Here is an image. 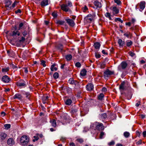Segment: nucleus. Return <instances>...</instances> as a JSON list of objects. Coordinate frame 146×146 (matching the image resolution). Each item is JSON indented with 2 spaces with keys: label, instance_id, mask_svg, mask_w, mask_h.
<instances>
[{
  "label": "nucleus",
  "instance_id": "obj_19",
  "mask_svg": "<svg viewBox=\"0 0 146 146\" xmlns=\"http://www.w3.org/2000/svg\"><path fill=\"white\" fill-rule=\"evenodd\" d=\"M145 3L144 1L141 2L140 4V8L141 9L143 10L145 7Z\"/></svg>",
  "mask_w": 146,
  "mask_h": 146
},
{
  "label": "nucleus",
  "instance_id": "obj_64",
  "mask_svg": "<svg viewBox=\"0 0 146 146\" xmlns=\"http://www.w3.org/2000/svg\"><path fill=\"white\" fill-rule=\"evenodd\" d=\"M70 146H75L74 143H71L70 144Z\"/></svg>",
  "mask_w": 146,
  "mask_h": 146
},
{
  "label": "nucleus",
  "instance_id": "obj_43",
  "mask_svg": "<svg viewBox=\"0 0 146 146\" xmlns=\"http://www.w3.org/2000/svg\"><path fill=\"white\" fill-rule=\"evenodd\" d=\"M10 66L11 68H13V69H15L17 68V66L15 65H14V64H10Z\"/></svg>",
  "mask_w": 146,
  "mask_h": 146
},
{
  "label": "nucleus",
  "instance_id": "obj_10",
  "mask_svg": "<svg viewBox=\"0 0 146 146\" xmlns=\"http://www.w3.org/2000/svg\"><path fill=\"white\" fill-rule=\"evenodd\" d=\"M74 19H66V21L67 23L70 26L72 27H73L75 23L73 20Z\"/></svg>",
  "mask_w": 146,
  "mask_h": 146
},
{
  "label": "nucleus",
  "instance_id": "obj_17",
  "mask_svg": "<svg viewBox=\"0 0 146 146\" xmlns=\"http://www.w3.org/2000/svg\"><path fill=\"white\" fill-rule=\"evenodd\" d=\"M13 98L14 99H17L19 100H21L22 99V97L21 94L17 93L13 96Z\"/></svg>",
  "mask_w": 146,
  "mask_h": 146
},
{
  "label": "nucleus",
  "instance_id": "obj_52",
  "mask_svg": "<svg viewBox=\"0 0 146 146\" xmlns=\"http://www.w3.org/2000/svg\"><path fill=\"white\" fill-rule=\"evenodd\" d=\"M95 56L97 58H99L101 57L100 55L97 53H95Z\"/></svg>",
  "mask_w": 146,
  "mask_h": 146
},
{
  "label": "nucleus",
  "instance_id": "obj_41",
  "mask_svg": "<svg viewBox=\"0 0 146 146\" xmlns=\"http://www.w3.org/2000/svg\"><path fill=\"white\" fill-rule=\"evenodd\" d=\"M76 141L80 143H82L84 141L83 139L82 138H78L77 139Z\"/></svg>",
  "mask_w": 146,
  "mask_h": 146
},
{
  "label": "nucleus",
  "instance_id": "obj_2",
  "mask_svg": "<svg viewBox=\"0 0 146 146\" xmlns=\"http://www.w3.org/2000/svg\"><path fill=\"white\" fill-rule=\"evenodd\" d=\"M29 141V137L26 135L23 136L20 139L21 144L23 146L26 145Z\"/></svg>",
  "mask_w": 146,
  "mask_h": 146
},
{
  "label": "nucleus",
  "instance_id": "obj_55",
  "mask_svg": "<svg viewBox=\"0 0 146 146\" xmlns=\"http://www.w3.org/2000/svg\"><path fill=\"white\" fill-rule=\"evenodd\" d=\"M66 139V138L62 137L60 139V140L63 142H64Z\"/></svg>",
  "mask_w": 146,
  "mask_h": 146
},
{
  "label": "nucleus",
  "instance_id": "obj_8",
  "mask_svg": "<svg viewBox=\"0 0 146 146\" xmlns=\"http://www.w3.org/2000/svg\"><path fill=\"white\" fill-rule=\"evenodd\" d=\"M110 9L112 11V13L113 15H115L119 13V10L116 7L112 6L110 8Z\"/></svg>",
  "mask_w": 146,
  "mask_h": 146
},
{
  "label": "nucleus",
  "instance_id": "obj_45",
  "mask_svg": "<svg viewBox=\"0 0 146 146\" xmlns=\"http://www.w3.org/2000/svg\"><path fill=\"white\" fill-rule=\"evenodd\" d=\"M46 62L43 60H42L41 61V64L43 66V67H45L46 66V64H45Z\"/></svg>",
  "mask_w": 146,
  "mask_h": 146
},
{
  "label": "nucleus",
  "instance_id": "obj_26",
  "mask_svg": "<svg viewBox=\"0 0 146 146\" xmlns=\"http://www.w3.org/2000/svg\"><path fill=\"white\" fill-rule=\"evenodd\" d=\"M65 102L67 105H70L72 102V101L70 99H68L65 101Z\"/></svg>",
  "mask_w": 146,
  "mask_h": 146
},
{
  "label": "nucleus",
  "instance_id": "obj_15",
  "mask_svg": "<svg viewBox=\"0 0 146 146\" xmlns=\"http://www.w3.org/2000/svg\"><path fill=\"white\" fill-rule=\"evenodd\" d=\"M8 144L10 146H12L14 145L15 141L14 139L11 138H9L7 141Z\"/></svg>",
  "mask_w": 146,
  "mask_h": 146
},
{
  "label": "nucleus",
  "instance_id": "obj_32",
  "mask_svg": "<svg viewBox=\"0 0 146 146\" xmlns=\"http://www.w3.org/2000/svg\"><path fill=\"white\" fill-rule=\"evenodd\" d=\"M11 125L10 124H7L4 125L5 129H8L10 127Z\"/></svg>",
  "mask_w": 146,
  "mask_h": 146
},
{
  "label": "nucleus",
  "instance_id": "obj_3",
  "mask_svg": "<svg viewBox=\"0 0 146 146\" xmlns=\"http://www.w3.org/2000/svg\"><path fill=\"white\" fill-rule=\"evenodd\" d=\"M127 82L126 81H123L119 86V89L121 92L127 89Z\"/></svg>",
  "mask_w": 146,
  "mask_h": 146
},
{
  "label": "nucleus",
  "instance_id": "obj_49",
  "mask_svg": "<svg viewBox=\"0 0 146 146\" xmlns=\"http://www.w3.org/2000/svg\"><path fill=\"white\" fill-rule=\"evenodd\" d=\"M75 66L76 67L78 68H79L80 67L81 65L80 63V62H77L76 63Z\"/></svg>",
  "mask_w": 146,
  "mask_h": 146
},
{
  "label": "nucleus",
  "instance_id": "obj_1",
  "mask_svg": "<svg viewBox=\"0 0 146 146\" xmlns=\"http://www.w3.org/2000/svg\"><path fill=\"white\" fill-rule=\"evenodd\" d=\"M20 33L18 31H13L12 32V34L11 36L15 38H17V41H19L20 42H23L25 40V38L24 37H22L21 38L19 39V35Z\"/></svg>",
  "mask_w": 146,
  "mask_h": 146
},
{
  "label": "nucleus",
  "instance_id": "obj_36",
  "mask_svg": "<svg viewBox=\"0 0 146 146\" xmlns=\"http://www.w3.org/2000/svg\"><path fill=\"white\" fill-rule=\"evenodd\" d=\"M105 135V133L104 132L102 131L100 132V138L102 139L103 138V136Z\"/></svg>",
  "mask_w": 146,
  "mask_h": 146
},
{
  "label": "nucleus",
  "instance_id": "obj_21",
  "mask_svg": "<svg viewBox=\"0 0 146 146\" xmlns=\"http://www.w3.org/2000/svg\"><path fill=\"white\" fill-rule=\"evenodd\" d=\"M56 23L57 24L60 25H63L65 23V22L62 20H56L55 21Z\"/></svg>",
  "mask_w": 146,
  "mask_h": 146
},
{
  "label": "nucleus",
  "instance_id": "obj_40",
  "mask_svg": "<svg viewBox=\"0 0 146 146\" xmlns=\"http://www.w3.org/2000/svg\"><path fill=\"white\" fill-rule=\"evenodd\" d=\"M104 97V95L103 94H101L98 96V99L99 100H101Z\"/></svg>",
  "mask_w": 146,
  "mask_h": 146
},
{
  "label": "nucleus",
  "instance_id": "obj_14",
  "mask_svg": "<svg viewBox=\"0 0 146 146\" xmlns=\"http://www.w3.org/2000/svg\"><path fill=\"white\" fill-rule=\"evenodd\" d=\"M2 81L5 83H8L10 80V78L7 76L5 75L2 77Z\"/></svg>",
  "mask_w": 146,
  "mask_h": 146
},
{
  "label": "nucleus",
  "instance_id": "obj_39",
  "mask_svg": "<svg viewBox=\"0 0 146 146\" xmlns=\"http://www.w3.org/2000/svg\"><path fill=\"white\" fill-rule=\"evenodd\" d=\"M17 3L16 2H14V3L12 4V5L11 6V9H13L14 8L15 6L17 5Z\"/></svg>",
  "mask_w": 146,
  "mask_h": 146
},
{
  "label": "nucleus",
  "instance_id": "obj_7",
  "mask_svg": "<svg viewBox=\"0 0 146 146\" xmlns=\"http://www.w3.org/2000/svg\"><path fill=\"white\" fill-rule=\"evenodd\" d=\"M127 64L125 62H123L118 66V69L120 71L121 70V68L122 69H124L127 67Z\"/></svg>",
  "mask_w": 146,
  "mask_h": 146
},
{
  "label": "nucleus",
  "instance_id": "obj_13",
  "mask_svg": "<svg viewBox=\"0 0 146 146\" xmlns=\"http://www.w3.org/2000/svg\"><path fill=\"white\" fill-rule=\"evenodd\" d=\"M96 128L99 130H102L104 129V128L103 124L102 123H98L97 124Z\"/></svg>",
  "mask_w": 146,
  "mask_h": 146
},
{
  "label": "nucleus",
  "instance_id": "obj_11",
  "mask_svg": "<svg viewBox=\"0 0 146 146\" xmlns=\"http://www.w3.org/2000/svg\"><path fill=\"white\" fill-rule=\"evenodd\" d=\"M17 85L19 86H26L25 82L23 80H21L17 82Z\"/></svg>",
  "mask_w": 146,
  "mask_h": 146
},
{
  "label": "nucleus",
  "instance_id": "obj_59",
  "mask_svg": "<svg viewBox=\"0 0 146 146\" xmlns=\"http://www.w3.org/2000/svg\"><path fill=\"white\" fill-rule=\"evenodd\" d=\"M102 90L103 92H106L107 91V89L106 88L104 87L102 88Z\"/></svg>",
  "mask_w": 146,
  "mask_h": 146
},
{
  "label": "nucleus",
  "instance_id": "obj_53",
  "mask_svg": "<svg viewBox=\"0 0 146 146\" xmlns=\"http://www.w3.org/2000/svg\"><path fill=\"white\" fill-rule=\"evenodd\" d=\"M105 15L106 17L109 18L110 17V15L109 13H107L106 14H105Z\"/></svg>",
  "mask_w": 146,
  "mask_h": 146
},
{
  "label": "nucleus",
  "instance_id": "obj_61",
  "mask_svg": "<svg viewBox=\"0 0 146 146\" xmlns=\"http://www.w3.org/2000/svg\"><path fill=\"white\" fill-rule=\"evenodd\" d=\"M65 64H62V65L60 67L62 69H64V66H65Z\"/></svg>",
  "mask_w": 146,
  "mask_h": 146
},
{
  "label": "nucleus",
  "instance_id": "obj_29",
  "mask_svg": "<svg viewBox=\"0 0 146 146\" xmlns=\"http://www.w3.org/2000/svg\"><path fill=\"white\" fill-rule=\"evenodd\" d=\"M94 46L95 48L96 49H98L100 46V44L99 42H96L94 44Z\"/></svg>",
  "mask_w": 146,
  "mask_h": 146
},
{
  "label": "nucleus",
  "instance_id": "obj_25",
  "mask_svg": "<svg viewBox=\"0 0 146 146\" xmlns=\"http://www.w3.org/2000/svg\"><path fill=\"white\" fill-rule=\"evenodd\" d=\"M87 90L88 91H91V83L88 84L86 86Z\"/></svg>",
  "mask_w": 146,
  "mask_h": 146
},
{
  "label": "nucleus",
  "instance_id": "obj_27",
  "mask_svg": "<svg viewBox=\"0 0 146 146\" xmlns=\"http://www.w3.org/2000/svg\"><path fill=\"white\" fill-rule=\"evenodd\" d=\"M126 45L128 47H129L133 44V42L131 40H127L126 41Z\"/></svg>",
  "mask_w": 146,
  "mask_h": 146
},
{
  "label": "nucleus",
  "instance_id": "obj_28",
  "mask_svg": "<svg viewBox=\"0 0 146 146\" xmlns=\"http://www.w3.org/2000/svg\"><path fill=\"white\" fill-rule=\"evenodd\" d=\"M72 56L70 54L66 55V59L68 61L70 60L72 58Z\"/></svg>",
  "mask_w": 146,
  "mask_h": 146
},
{
  "label": "nucleus",
  "instance_id": "obj_60",
  "mask_svg": "<svg viewBox=\"0 0 146 146\" xmlns=\"http://www.w3.org/2000/svg\"><path fill=\"white\" fill-rule=\"evenodd\" d=\"M143 135L144 137H145L146 136V131H144L143 133Z\"/></svg>",
  "mask_w": 146,
  "mask_h": 146
},
{
  "label": "nucleus",
  "instance_id": "obj_62",
  "mask_svg": "<svg viewBox=\"0 0 146 146\" xmlns=\"http://www.w3.org/2000/svg\"><path fill=\"white\" fill-rule=\"evenodd\" d=\"M1 115L2 116H4L5 115V112L2 111L1 112Z\"/></svg>",
  "mask_w": 146,
  "mask_h": 146
},
{
  "label": "nucleus",
  "instance_id": "obj_23",
  "mask_svg": "<svg viewBox=\"0 0 146 146\" xmlns=\"http://www.w3.org/2000/svg\"><path fill=\"white\" fill-rule=\"evenodd\" d=\"M86 71L85 69H83L80 72V75L82 76H84L86 74Z\"/></svg>",
  "mask_w": 146,
  "mask_h": 146
},
{
  "label": "nucleus",
  "instance_id": "obj_37",
  "mask_svg": "<svg viewBox=\"0 0 146 146\" xmlns=\"http://www.w3.org/2000/svg\"><path fill=\"white\" fill-rule=\"evenodd\" d=\"M68 82L71 84H73L74 83V82L72 78L68 80Z\"/></svg>",
  "mask_w": 146,
  "mask_h": 146
},
{
  "label": "nucleus",
  "instance_id": "obj_22",
  "mask_svg": "<svg viewBox=\"0 0 146 146\" xmlns=\"http://www.w3.org/2000/svg\"><path fill=\"white\" fill-rule=\"evenodd\" d=\"M50 122L52 126L54 127H56V123L55 120L53 119L50 121Z\"/></svg>",
  "mask_w": 146,
  "mask_h": 146
},
{
  "label": "nucleus",
  "instance_id": "obj_33",
  "mask_svg": "<svg viewBox=\"0 0 146 146\" xmlns=\"http://www.w3.org/2000/svg\"><path fill=\"white\" fill-rule=\"evenodd\" d=\"M53 76L55 79L57 78L59 76V74L57 72H55Z\"/></svg>",
  "mask_w": 146,
  "mask_h": 146
},
{
  "label": "nucleus",
  "instance_id": "obj_50",
  "mask_svg": "<svg viewBox=\"0 0 146 146\" xmlns=\"http://www.w3.org/2000/svg\"><path fill=\"white\" fill-rule=\"evenodd\" d=\"M114 2L117 3L118 5H119L121 3V1L119 0H114Z\"/></svg>",
  "mask_w": 146,
  "mask_h": 146
},
{
  "label": "nucleus",
  "instance_id": "obj_57",
  "mask_svg": "<svg viewBox=\"0 0 146 146\" xmlns=\"http://www.w3.org/2000/svg\"><path fill=\"white\" fill-rule=\"evenodd\" d=\"M67 5H68V6L71 7V6H72L71 3L69 1H68V3H67Z\"/></svg>",
  "mask_w": 146,
  "mask_h": 146
},
{
  "label": "nucleus",
  "instance_id": "obj_63",
  "mask_svg": "<svg viewBox=\"0 0 146 146\" xmlns=\"http://www.w3.org/2000/svg\"><path fill=\"white\" fill-rule=\"evenodd\" d=\"M24 69H25L24 72L26 73H27L28 72V70L27 68H24Z\"/></svg>",
  "mask_w": 146,
  "mask_h": 146
},
{
  "label": "nucleus",
  "instance_id": "obj_30",
  "mask_svg": "<svg viewBox=\"0 0 146 146\" xmlns=\"http://www.w3.org/2000/svg\"><path fill=\"white\" fill-rule=\"evenodd\" d=\"M123 135L125 137L127 138L129 136L130 133L128 132L125 131Z\"/></svg>",
  "mask_w": 146,
  "mask_h": 146
},
{
  "label": "nucleus",
  "instance_id": "obj_42",
  "mask_svg": "<svg viewBox=\"0 0 146 146\" xmlns=\"http://www.w3.org/2000/svg\"><path fill=\"white\" fill-rule=\"evenodd\" d=\"M9 70V68H2V72H6L8 71Z\"/></svg>",
  "mask_w": 146,
  "mask_h": 146
},
{
  "label": "nucleus",
  "instance_id": "obj_9",
  "mask_svg": "<svg viewBox=\"0 0 146 146\" xmlns=\"http://www.w3.org/2000/svg\"><path fill=\"white\" fill-rule=\"evenodd\" d=\"M61 9L66 12L71 11L69 9L68 7L67 4H63L61 6Z\"/></svg>",
  "mask_w": 146,
  "mask_h": 146
},
{
  "label": "nucleus",
  "instance_id": "obj_51",
  "mask_svg": "<svg viewBox=\"0 0 146 146\" xmlns=\"http://www.w3.org/2000/svg\"><path fill=\"white\" fill-rule=\"evenodd\" d=\"M52 15L54 18H56L57 17V14L55 12L52 13Z\"/></svg>",
  "mask_w": 146,
  "mask_h": 146
},
{
  "label": "nucleus",
  "instance_id": "obj_58",
  "mask_svg": "<svg viewBox=\"0 0 146 146\" xmlns=\"http://www.w3.org/2000/svg\"><path fill=\"white\" fill-rule=\"evenodd\" d=\"M115 21H120L121 23H122L123 22V21L121 20V19H115Z\"/></svg>",
  "mask_w": 146,
  "mask_h": 146
},
{
  "label": "nucleus",
  "instance_id": "obj_47",
  "mask_svg": "<svg viewBox=\"0 0 146 146\" xmlns=\"http://www.w3.org/2000/svg\"><path fill=\"white\" fill-rule=\"evenodd\" d=\"M129 54L131 57H134L135 56V54L131 51H130L129 52Z\"/></svg>",
  "mask_w": 146,
  "mask_h": 146
},
{
  "label": "nucleus",
  "instance_id": "obj_46",
  "mask_svg": "<svg viewBox=\"0 0 146 146\" xmlns=\"http://www.w3.org/2000/svg\"><path fill=\"white\" fill-rule=\"evenodd\" d=\"M24 23H20L18 29L19 30L23 26Z\"/></svg>",
  "mask_w": 146,
  "mask_h": 146
},
{
  "label": "nucleus",
  "instance_id": "obj_20",
  "mask_svg": "<svg viewBox=\"0 0 146 146\" xmlns=\"http://www.w3.org/2000/svg\"><path fill=\"white\" fill-rule=\"evenodd\" d=\"M135 21V19H132L131 21L126 23L125 24L126 25H127L129 27H130L132 24H133L134 23Z\"/></svg>",
  "mask_w": 146,
  "mask_h": 146
},
{
  "label": "nucleus",
  "instance_id": "obj_35",
  "mask_svg": "<svg viewBox=\"0 0 146 146\" xmlns=\"http://www.w3.org/2000/svg\"><path fill=\"white\" fill-rule=\"evenodd\" d=\"M82 9L84 12H85L88 10V8L86 5H85L84 7L82 8Z\"/></svg>",
  "mask_w": 146,
  "mask_h": 146
},
{
  "label": "nucleus",
  "instance_id": "obj_38",
  "mask_svg": "<svg viewBox=\"0 0 146 146\" xmlns=\"http://www.w3.org/2000/svg\"><path fill=\"white\" fill-rule=\"evenodd\" d=\"M58 48L60 50L62 51L63 49V46L62 44H60L58 46Z\"/></svg>",
  "mask_w": 146,
  "mask_h": 146
},
{
  "label": "nucleus",
  "instance_id": "obj_48",
  "mask_svg": "<svg viewBox=\"0 0 146 146\" xmlns=\"http://www.w3.org/2000/svg\"><path fill=\"white\" fill-rule=\"evenodd\" d=\"M78 111V110L76 109H73L71 110L72 113H76Z\"/></svg>",
  "mask_w": 146,
  "mask_h": 146
},
{
  "label": "nucleus",
  "instance_id": "obj_18",
  "mask_svg": "<svg viewBox=\"0 0 146 146\" xmlns=\"http://www.w3.org/2000/svg\"><path fill=\"white\" fill-rule=\"evenodd\" d=\"M49 97L47 96H44L42 98V103L44 104H45L48 102V100Z\"/></svg>",
  "mask_w": 146,
  "mask_h": 146
},
{
  "label": "nucleus",
  "instance_id": "obj_54",
  "mask_svg": "<svg viewBox=\"0 0 146 146\" xmlns=\"http://www.w3.org/2000/svg\"><path fill=\"white\" fill-rule=\"evenodd\" d=\"M115 144V142L114 141H111V142H109L108 143V145H114Z\"/></svg>",
  "mask_w": 146,
  "mask_h": 146
},
{
  "label": "nucleus",
  "instance_id": "obj_56",
  "mask_svg": "<svg viewBox=\"0 0 146 146\" xmlns=\"http://www.w3.org/2000/svg\"><path fill=\"white\" fill-rule=\"evenodd\" d=\"M21 11L20 9H18L16 11H15V13H21Z\"/></svg>",
  "mask_w": 146,
  "mask_h": 146
},
{
  "label": "nucleus",
  "instance_id": "obj_5",
  "mask_svg": "<svg viewBox=\"0 0 146 146\" xmlns=\"http://www.w3.org/2000/svg\"><path fill=\"white\" fill-rule=\"evenodd\" d=\"M94 6H93V7L94 8H96L97 9L100 8L102 6L101 3L99 2L97 0L95 1L94 2Z\"/></svg>",
  "mask_w": 146,
  "mask_h": 146
},
{
  "label": "nucleus",
  "instance_id": "obj_16",
  "mask_svg": "<svg viewBox=\"0 0 146 146\" xmlns=\"http://www.w3.org/2000/svg\"><path fill=\"white\" fill-rule=\"evenodd\" d=\"M7 136V134L4 132H2L0 133V138L2 140H4Z\"/></svg>",
  "mask_w": 146,
  "mask_h": 146
},
{
  "label": "nucleus",
  "instance_id": "obj_24",
  "mask_svg": "<svg viewBox=\"0 0 146 146\" xmlns=\"http://www.w3.org/2000/svg\"><path fill=\"white\" fill-rule=\"evenodd\" d=\"M118 42L120 46H123L124 44V42L121 39H119L118 40Z\"/></svg>",
  "mask_w": 146,
  "mask_h": 146
},
{
  "label": "nucleus",
  "instance_id": "obj_4",
  "mask_svg": "<svg viewBox=\"0 0 146 146\" xmlns=\"http://www.w3.org/2000/svg\"><path fill=\"white\" fill-rule=\"evenodd\" d=\"M114 72L111 71L109 70H107L105 71L104 73V76L105 79H108L110 76L113 74Z\"/></svg>",
  "mask_w": 146,
  "mask_h": 146
},
{
  "label": "nucleus",
  "instance_id": "obj_6",
  "mask_svg": "<svg viewBox=\"0 0 146 146\" xmlns=\"http://www.w3.org/2000/svg\"><path fill=\"white\" fill-rule=\"evenodd\" d=\"M12 3V2L10 0H6L5 1V7L7 9L9 10H11V6H10L11 5Z\"/></svg>",
  "mask_w": 146,
  "mask_h": 146
},
{
  "label": "nucleus",
  "instance_id": "obj_34",
  "mask_svg": "<svg viewBox=\"0 0 146 146\" xmlns=\"http://www.w3.org/2000/svg\"><path fill=\"white\" fill-rule=\"evenodd\" d=\"M54 65H52L51 66L50 69L52 71H53L54 70L56 71L57 70V68L54 67Z\"/></svg>",
  "mask_w": 146,
  "mask_h": 146
},
{
  "label": "nucleus",
  "instance_id": "obj_31",
  "mask_svg": "<svg viewBox=\"0 0 146 146\" xmlns=\"http://www.w3.org/2000/svg\"><path fill=\"white\" fill-rule=\"evenodd\" d=\"M107 117V114L106 113H104L101 115V117L103 119H105Z\"/></svg>",
  "mask_w": 146,
  "mask_h": 146
},
{
  "label": "nucleus",
  "instance_id": "obj_44",
  "mask_svg": "<svg viewBox=\"0 0 146 146\" xmlns=\"http://www.w3.org/2000/svg\"><path fill=\"white\" fill-rule=\"evenodd\" d=\"M34 138V139H33V141L34 142H35L36 141H37L38 140L39 138L38 136H34L33 137Z\"/></svg>",
  "mask_w": 146,
  "mask_h": 146
},
{
  "label": "nucleus",
  "instance_id": "obj_12",
  "mask_svg": "<svg viewBox=\"0 0 146 146\" xmlns=\"http://www.w3.org/2000/svg\"><path fill=\"white\" fill-rule=\"evenodd\" d=\"M48 0H43L40 3V5L42 7L47 5L49 4Z\"/></svg>",
  "mask_w": 146,
  "mask_h": 146
}]
</instances>
